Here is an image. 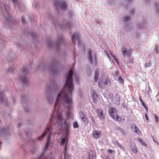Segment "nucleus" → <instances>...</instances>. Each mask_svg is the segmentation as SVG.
Listing matches in <instances>:
<instances>
[{"mask_svg": "<svg viewBox=\"0 0 159 159\" xmlns=\"http://www.w3.org/2000/svg\"><path fill=\"white\" fill-rule=\"evenodd\" d=\"M73 73V70L71 69L67 76L66 83L57 97L55 106L62 102L65 107L69 108L71 107L72 102L71 93L73 89L72 78Z\"/></svg>", "mask_w": 159, "mask_h": 159, "instance_id": "nucleus-1", "label": "nucleus"}, {"mask_svg": "<svg viewBox=\"0 0 159 159\" xmlns=\"http://www.w3.org/2000/svg\"><path fill=\"white\" fill-rule=\"evenodd\" d=\"M56 120L58 124L61 125V129L63 130V134L65 137L61 138V145H64L65 143H66V144L65 147V150L66 152L67 145L68 142V137L70 123L66 122V120L64 119V117L62 116L61 113L59 112L57 113Z\"/></svg>", "mask_w": 159, "mask_h": 159, "instance_id": "nucleus-2", "label": "nucleus"}, {"mask_svg": "<svg viewBox=\"0 0 159 159\" xmlns=\"http://www.w3.org/2000/svg\"><path fill=\"white\" fill-rule=\"evenodd\" d=\"M109 114L114 120L119 122L122 121L121 117L117 115V111L115 108H111L109 111Z\"/></svg>", "mask_w": 159, "mask_h": 159, "instance_id": "nucleus-3", "label": "nucleus"}, {"mask_svg": "<svg viewBox=\"0 0 159 159\" xmlns=\"http://www.w3.org/2000/svg\"><path fill=\"white\" fill-rule=\"evenodd\" d=\"M121 52L122 56L126 57H130L132 53L131 49H128L124 47L122 48L121 49Z\"/></svg>", "mask_w": 159, "mask_h": 159, "instance_id": "nucleus-4", "label": "nucleus"}, {"mask_svg": "<svg viewBox=\"0 0 159 159\" xmlns=\"http://www.w3.org/2000/svg\"><path fill=\"white\" fill-rule=\"evenodd\" d=\"M131 128L136 134H138L139 135L141 134V131L135 124H131Z\"/></svg>", "mask_w": 159, "mask_h": 159, "instance_id": "nucleus-5", "label": "nucleus"}, {"mask_svg": "<svg viewBox=\"0 0 159 159\" xmlns=\"http://www.w3.org/2000/svg\"><path fill=\"white\" fill-rule=\"evenodd\" d=\"M92 134L94 139H98L101 137V133L100 131L95 130L93 131Z\"/></svg>", "mask_w": 159, "mask_h": 159, "instance_id": "nucleus-6", "label": "nucleus"}, {"mask_svg": "<svg viewBox=\"0 0 159 159\" xmlns=\"http://www.w3.org/2000/svg\"><path fill=\"white\" fill-rule=\"evenodd\" d=\"M55 5L57 8L60 7H61L62 9H65L66 7V5L65 2L63 1H61L60 2H57L55 3Z\"/></svg>", "mask_w": 159, "mask_h": 159, "instance_id": "nucleus-7", "label": "nucleus"}, {"mask_svg": "<svg viewBox=\"0 0 159 159\" xmlns=\"http://www.w3.org/2000/svg\"><path fill=\"white\" fill-rule=\"evenodd\" d=\"M0 103L6 104L7 102V98L5 96H3L1 93H0Z\"/></svg>", "mask_w": 159, "mask_h": 159, "instance_id": "nucleus-8", "label": "nucleus"}, {"mask_svg": "<svg viewBox=\"0 0 159 159\" xmlns=\"http://www.w3.org/2000/svg\"><path fill=\"white\" fill-rule=\"evenodd\" d=\"M96 153L95 152L91 151L89 152V159H96Z\"/></svg>", "mask_w": 159, "mask_h": 159, "instance_id": "nucleus-9", "label": "nucleus"}, {"mask_svg": "<svg viewBox=\"0 0 159 159\" xmlns=\"http://www.w3.org/2000/svg\"><path fill=\"white\" fill-rule=\"evenodd\" d=\"M97 111L100 119L102 120H104L105 118V115L103 113L102 110L101 109L99 108L97 109Z\"/></svg>", "mask_w": 159, "mask_h": 159, "instance_id": "nucleus-10", "label": "nucleus"}, {"mask_svg": "<svg viewBox=\"0 0 159 159\" xmlns=\"http://www.w3.org/2000/svg\"><path fill=\"white\" fill-rule=\"evenodd\" d=\"M75 39H78V34L76 33H74L73 35L72 36V40L73 43H74V44L75 43Z\"/></svg>", "mask_w": 159, "mask_h": 159, "instance_id": "nucleus-11", "label": "nucleus"}, {"mask_svg": "<svg viewBox=\"0 0 159 159\" xmlns=\"http://www.w3.org/2000/svg\"><path fill=\"white\" fill-rule=\"evenodd\" d=\"M88 58L91 62L92 61V54L91 51L89 50L88 51V53L87 55Z\"/></svg>", "mask_w": 159, "mask_h": 159, "instance_id": "nucleus-12", "label": "nucleus"}, {"mask_svg": "<svg viewBox=\"0 0 159 159\" xmlns=\"http://www.w3.org/2000/svg\"><path fill=\"white\" fill-rule=\"evenodd\" d=\"M132 26L131 24H128L125 26V30L127 31H130L131 28Z\"/></svg>", "mask_w": 159, "mask_h": 159, "instance_id": "nucleus-13", "label": "nucleus"}, {"mask_svg": "<svg viewBox=\"0 0 159 159\" xmlns=\"http://www.w3.org/2000/svg\"><path fill=\"white\" fill-rule=\"evenodd\" d=\"M156 11L158 15L159 16V4L157 3L155 4Z\"/></svg>", "mask_w": 159, "mask_h": 159, "instance_id": "nucleus-14", "label": "nucleus"}, {"mask_svg": "<svg viewBox=\"0 0 159 159\" xmlns=\"http://www.w3.org/2000/svg\"><path fill=\"white\" fill-rule=\"evenodd\" d=\"M131 150L134 153H137V149L135 146H133L131 147Z\"/></svg>", "mask_w": 159, "mask_h": 159, "instance_id": "nucleus-15", "label": "nucleus"}, {"mask_svg": "<svg viewBox=\"0 0 159 159\" xmlns=\"http://www.w3.org/2000/svg\"><path fill=\"white\" fill-rule=\"evenodd\" d=\"M116 143L120 148L123 151H125V149L124 147L120 144L117 141L116 142Z\"/></svg>", "mask_w": 159, "mask_h": 159, "instance_id": "nucleus-16", "label": "nucleus"}, {"mask_svg": "<svg viewBox=\"0 0 159 159\" xmlns=\"http://www.w3.org/2000/svg\"><path fill=\"white\" fill-rule=\"evenodd\" d=\"M98 97V96L92 95V98L93 101L94 103H96L97 102V98Z\"/></svg>", "mask_w": 159, "mask_h": 159, "instance_id": "nucleus-17", "label": "nucleus"}, {"mask_svg": "<svg viewBox=\"0 0 159 159\" xmlns=\"http://www.w3.org/2000/svg\"><path fill=\"white\" fill-rule=\"evenodd\" d=\"M21 71L23 74H25L28 72V70L27 68L24 67L22 69Z\"/></svg>", "mask_w": 159, "mask_h": 159, "instance_id": "nucleus-18", "label": "nucleus"}, {"mask_svg": "<svg viewBox=\"0 0 159 159\" xmlns=\"http://www.w3.org/2000/svg\"><path fill=\"white\" fill-rule=\"evenodd\" d=\"M104 84L106 85H110L111 84V81L107 79H106L105 80Z\"/></svg>", "mask_w": 159, "mask_h": 159, "instance_id": "nucleus-19", "label": "nucleus"}, {"mask_svg": "<svg viewBox=\"0 0 159 159\" xmlns=\"http://www.w3.org/2000/svg\"><path fill=\"white\" fill-rule=\"evenodd\" d=\"M80 118L82 121L85 122V123H87V118L85 116H84L81 117Z\"/></svg>", "mask_w": 159, "mask_h": 159, "instance_id": "nucleus-20", "label": "nucleus"}, {"mask_svg": "<svg viewBox=\"0 0 159 159\" xmlns=\"http://www.w3.org/2000/svg\"><path fill=\"white\" fill-rule=\"evenodd\" d=\"M66 153H65L64 154V159H70V156L66 153Z\"/></svg>", "mask_w": 159, "mask_h": 159, "instance_id": "nucleus-21", "label": "nucleus"}, {"mask_svg": "<svg viewBox=\"0 0 159 159\" xmlns=\"http://www.w3.org/2000/svg\"><path fill=\"white\" fill-rule=\"evenodd\" d=\"M138 140L139 142H140L141 144L143 145V146H146V143H144V142L141 139H138Z\"/></svg>", "mask_w": 159, "mask_h": 159, "instance_id": "nucleus-22", "label": "nucleus"}, {"mask_svg": "<svg viewBox=\"0 0 159 159\" xmlns=\"http://www.w3.org/2000/svg\"><path fill=\"white\" fill-rule=\"evenodd\" d=\"M110 54L111 56L113 57L114 60H115V61L117 63V64L118 63V61L117 59L116 58V57L111 52L110 53Z\"/></svg>", "mask_w": 159, "mask_h": 159, "instance_id": "nucleus-23", "label": "nucleus"}, {"mask_svg": "<svg viewBox=\"0 0 159 159\" xmlns=\"http://www.w3.org/2000/svg\"><path fill=\"white\" fill-rule=\"evenodd\" d=\"M20 79L21 81H23V82L25 83L27 81V78L25 76L20 77Z\"/></svg>", "mask_w": 159, "mask_h": 159, "instance_id": "nucleus-24", "label": "nucleus"}, {"mask_svg": "<svg viewBox=\"0 0 159 159\" xmlns=\"http://www.w3.org/2000/svg\"><path fill=\"white\" fill-rule=\"evenodd\" d=\"M46 134V133L45 132H44L42 135L41 136L38 138L40 140H41V139H42L43 138L44 136Z\"/></svg>", "mask_w": 159, "mask_h": 159, "instance_id": "nucleus-25", "label": "nucleus"}, {"mask_svg": "<svg viewBox=\"0 0 159 159\" xmlns=\"http://www.w3.org/2000/svg\"><path fill=\"white\" fill-rule=\"evenodd\" d=\"M79 114L80 115V118L83 117L84 116H85L84 112L82 111H80L79 112Z\"/></svg>", "mask_w": 159, "mask_h": 159, "instance_id": "nucleus-26", "label": "nucleus"}, {"mask_svg": "<svg viewBox=\"0 0 159 159\" xmlns=\"http://www.w3.org/2000/svg\"><path fill=\"white\" fill-rule=\"evenodd\" d=\"M99 70L98 69H97L95 70V76H98Z\"/></svg>", "mask_w": 159, "mask_h": 159, "instance_id": "nucleus-27", "label": "nucleus"}, {"mask_svg": "<svg viewBox=\"0 0 159 159\" xmlns=\"http://www.w3.org/2000/svg\"><path fill=\"white\" fill-rule=\"evenodd\" d=\"M78 127V124L77 122H74L73 123V127L74 128H77Z\"/></svg>", "mask_w": 159, "mask_h": 159, "instance_id": "nucleus-28", "label": "nucleus"}, {"mask_svg": "<svg viewBox=\"0 0 159 159\" xmlns=\"http://www.w3.org/2000/svg\"><path fill=\"white\" fill-rule=\"evenodd\" d=\"M158 48L157 46H155V48L154 49V51H155L156 53H158Z\"/></svg>", "mask_w": 159, "mask_h": 159, "instance_id": "nucleus-29", "label": "nucleus"}, {"mask_svg": "<svg viewBox=\"0 0 159 159\" xmlns=\"http://www.w3.org/2000/svg\"><path fill=\"white\" fill-rule=\"evenodd\" d=\"M129 19V16H126L124 19V20H123L124 21V22H125L126 21L128 20Z\"/></svg>", "mask_w": 159, "mask_h": 159, "instance_id": "nucleus-30", "label": "nucleus"}, {"mask_svg": "<svg viewBox=\"0 0 159 159\" xmlns=\"http://www.w3.org/2000/svg\"><path fill=\"white\" fill-rule=\"evenodd\" d=\"M120 132L122 133L123 135H125L126 134V132L125 131L122 129H120Z\"/></svg>", "mask_w": 159, "mask_h": 159, "instance_id": "nucleus-31", "label": "nucleus"}, {"mask_svg": "<svg viewBox=\"0 0 159 159\" xmlns=\"http://www.w3.org/2000/svg\"><path fill=\"white\" fill-rule=\"evenodd\" d=\"M119 80L122 83H123L124 82V80L121 76H120L119 77Z\"/></svg>", "mask_w": 159, "mask_h": 159, "instance_id": "nucleus-32", "label": "nucleus"}, {"mask_svg": "<svg viewBox=\"0 0 159 159\" xmlns=\"http://www.w3.org/2000/svg\"><path fill=\"white\" fill-rule=\"evenodd\" d=\"M154 118L155 120V122H157L158 121V116L157 115H154Z\"/></svg>", "mask_w": 159, "mask_h": 159, "instance_id": "nucleus-33", "label": "nucleus"}, {"mask_svg": "<svg viewBox=\"0 0 159 159\" xmlns=\"http://www.w3.org/2000/svg\"><path fill=\"white\" fill-rule=\"evenodd\" d=\"M50 135H49V137H48V141H47V143L46 145V148H47V147H48V144L49 143V140L50 139Z\"/></svg>", "mask_w": 159, "mask_h": 159, "instance_id": "nucleus-34", "label": "nucleus"}, {"mask_svg": "<svg viewBox=\"0 0 159 159\" xmlns=\"http://www.w3.org/2000/svg\"><path fill=\"white\" fill-rule=\"evenodd\" d=\"M139 100H140V102H141L142 103L143 106H145V103L143 102L142 100L141 99V97H139Z\"/></svg>", "mask_w": 159, "mask_h": 159, "instance_id": "nucleus-35", "label": "nucleus"}, {"mask_svg": "<svg viewBox=\"0 0 159 159\" xmlns=\"http://www.w3.org/2000/svg\"><path fill=\"white\" fill-rule=\"evenodd\" d=\"M98 78V76H95L94 80L95 82L97 81Z\"/></svg>", "mask_w": 159, "mask_h": 159, "instance_id": "nucleus-36", "label": "nucleus"}, {"mask_svg": "<svg viewBox=\"0 0 159 159\" xmlns=\"http://www.w3.org/2000/svg\"><path fill=\"white\" fill-rule=\"evenodd\" d=\"M105 53L106 54V55L107 56L109 59H110V56L108 53L106 51H105Z\"/></svg>", "mask_w": 159, "mask_h": 159, "instance_id": "nucleus-37", "label": "nucleus"}, {"mask_svg": "<svg viewBox=\"0 0 159 159\" xmlns=\"http://www.w3.org/2000/svg\"><path fill=\"white\" fill-rule=\"evenodd\" d=\"M13 2V4L14 5L16 4L17 3V0H11Z\"/></svg>", "mask_w": 159, "mask_h": 159, "instance_id": "nucleus-38", "label": "nucleus"}, {"mask_svg": "<svg viewBox=\"0 0 159 159\" xmlns=\"http://www.w3.org/2000/svg\"><path fill=\"white\" fill-rule=\"evenodd\" d=\"M93 92V94L92 95H96V96H98L97 94L96 93V92L95 91H94V90L92 92Z\"/></svg>", "mask_w": 159, "mask_h": 159, "instance_id": "nucleus-39", "label": "nucleus"}, {"mask_svg": "<svg viewBox=\"0 0 159 159\" xmlns=\"http://www.w3.org/2000/svg\"><path fill=\"white\" fill-rule=\"evenodd\" d=\"M145 117H146V120H148V116H147V114H145Z\"/></svg>", "mask_w": 159, "mask_h": 159, "instance_id": "nucleus-40", "label": "nucleus"}, {"mask_svg": "<svg viewBox=\"0 0 159 159\" xmlns=\"http://www.w3.org/2000/svg\"><path fill=\"white\" fill-rule=\"evenodd\" d=\"M108 151L111 153H112L113 152V150L111 149H108Z\"/></svg>", "mask_w": 159, "mask_h": 159, "instance_id": "nucleus-41", "label": "nucleus"}, {"mask_svg": "<svg viewBox=\"0 0 159 159\" xmlns=\"http://www.w3.org/2000/svg\"><path fill=\"white\" fill-rule=\"evenodd\" d=\"M143 106L145 108V109L147 111H148V108L145 105V106Z\"/></svg>", "mask_w": 159, "mask_h": 159, "instance_id": "nucleus-42", "label": "nucleus"}, {"mask_svg": "<svg viewBox=\"0 0 159 159\" xmlns=\"http://www.w3.org/2000/svg\"><path fill=\"white\" fill-rule=\"evenodd\" d=\"M21 20H22V22H25V19L24 17H22L21 18Z\"/></svg>", "mask_w": 159, "mask_h": 159, "instance_id": "nucleus-43", "label": "nucleus"}, {"mask_svg": "<svg viewBox=\"0 0 159 159\" xmlns=\"http://www.w3.org/2000/svg\"><path fill=\"white\" fill-rule=\"evenodd\" d=\"M79 77H76V76L75 77V80L76 81H78L79 80Z\"/></svg>", "mask_w": 159, "mask_h": 159, "instance_id": "nucleus-44", "label": "nucleus"}, {"mask_svg": "<svg viewBox=\"0 0 159 159\" xmlns=\"http://www.w3.org/2000/svg\"><path fill=\"white\" fill-rule=\"evenodd\" d=\"M145 66H150L149 64L148 63H146L145 64Z\"/></svg>", "mask_w": 159, "mask_h": 159, "instance_id": "nucleus-45", "label": "nucleus"}, {"mask_svg": "<svg viewBox=\"0 0 159 159\" xmlns=\"http://www.w3.org/2000/svg\"><path fill=\"white\" fill-rule=\"evenodd\" d=\"M113 95V94L112 93H110L109 95V96H111V97H112Z\"/></svg>", "mask_w": 159, "mask_h": 159, "instance_id": "nucleus-46", "label": "nucleus"}, {"mask_svg": "<svg viewBox=\"0 0 159 159\" xmlns=\"http://www.w3.org/2000/svg\"><path fill=\"white\" fill-rule=\"evenodd\" d=\"M116 76H117L119 75V73L118 72H116Z\"/></svg>", "mask_w": 159, "mask_h": 159, "instance_id": "nucleus-47", "label": "nucleus"}, {"mask_svg": "<svg viewBox=\"0 0 159 159\" xmlns=\"http://www.w3.org/2000/svg\"><path fill=\"white\" fill-rule=\"evenodd\" d=\"M98 83H99V86H100V85H102V84H101V82H100V80H99Z\"/></svg>", "mask_w": 159, "mask_h": 159, "instance_id": "nucleus-48", "label": "nucleus"}, {"mask_svg": "<svg viewBox=\"0 0 159 159\" xmlns=\"http://www.w3.org/2000/svg\"><path fill=\"white\" fill-rule=\"evenodd\" d=\"M58 110L59 111H61V110L60 107H59V108H58Z\"/></svg>", "mask_w": 159, "mask_h": 159, "instance_id": "nucleus-49", "label": "nucleus"}, {"mask_svg": "<svg viewBox=\"0 0 159 159\" xmlns=\"http://www.w3.org/2000/svg\"><path fill=\"white\" fill-rule=\"evenodd\" d=\"M60 41V42H62V39H60V40H58V42H59Z\"/></svg>", "mask_w": 159, "mask_h": 159, "instance_id": "nucleus-50", "label": "nucleus"}, {"mask_svg": "<svg viewBox=\"0 0 159 159\" xmlns=\"http://www.w3.org/2000/svg\"><path fill=\"white\" fill-rule=\"evenodd\" d=\"M59 45V44H58V43H57V46H58V45Z\"/></svg>", "mask_w": 159, "mask_h": 159, "instance_id": "nucleus-51", "label": "nucleus"}, {"mask_svg": "<svg viewBox=\"0 0 159 159\" xmlns=\"http://www.w3.org/2000/svg\"><path fill=\"white\" fill-rule=\"evenodd\" d=\"M4 5V7H5V8H6V6H5V5L4 4V5Z\"/></svg>", "mask_w": 159, "mask_h": 159, "instance_id": "nucleus-52", "label": "nucleus"}, {"mask_svg": "<svg viewBox=\"0 0 159 159\" xmlns=\"http://www.w3.org/2000/svg\"><path fill=\"white\" fill-rule=\"evenodd\" d=\"M67 25L68 26H70V25H69L68 24H67Z\"/></svg>", "mask_w": 159, "mask_h": 159, "instance_id": "nucleus-53", "label": "nucleus"}, {"mask_svg": "<svg viewBox=\"0 0 159 159\" xmlns=\"http://www.w3.org/2000/svg\"><path fill=\"white\" fill-rule=\"evenodd\" d=\"M46 159H51L50 158L49 159V158H47Z\"/></svg>", "mask_w": 159, "mask_h": 159, "instance_id": "nucleus-54", "label": "nucleus"}, {"mask_svg": "<svg viewBox=\"0 0 159 159\" xmlns=\"http://www.w3.org/2000/svg\"><path fill=\"white\" fill-rule=\"evenodd\" d=\"M153 141L154 142H155V141L154 140Z\"/></svg>", "mask_w": 159, "mask_h": 159, "instance_id": "nucleus-55", "label": "nucleus"}]
</instances>
